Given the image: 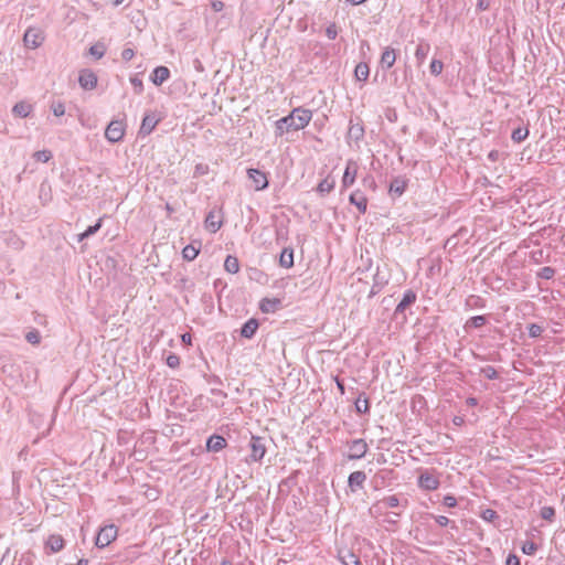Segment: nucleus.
<instances>
[{"instance_id":"16","label":"nucleus","mask_w":565,"mask_h":565,"mask_svg":"<svg viewBox=\"0 0 565 565\" xmlns=\"http://www.w3.org/2000/svg\"><path fill=\"white\" fill-rule=\"evenodd\" d=\"M396 61V54H395V50L391 49V47H386L383 53H382V56H381V66L383 68H391L394 63Z\"/></svg>"},{"instance_id":"43","label":"nucleus","mask_w":565,"mask_h":565,"mask_svg":"<svg viewBox=\"0 0 565 565\" xmlns=\"http://www.w3.org/2000/svg\"><path fill=\"white\" fill-rule=\"evenodd\" d=\"M52 111L55 116H63L65 114V107L63 103H55L52 105Z\"/></svg>"},{"instance_id":"44","label":"nucleus","mask_w":565,"mask_h":565,"mask_svg":"<svg viewBox=\"0 0 565 565\" xmlns=\"http://www.w3.org/2000/svg\"><path fill=\"white\" fill-rule=\"evenodd\" d=\"M130 83L135 87L137 94H140L142 92L143 84H142V81L139 77H137V76L131 77L130 78Z\"/></svg>"},{"instance_id":"4","label":"nucleus","mask_w":565,"mask_h":565,"mask_svg":"<svg viewBox=\"0 0 565 565\" xmlns=\"http://www.w3.org/2000/svg\"><path fill=\"white\" fill-rule=\"evenodd\" d=\"M125 135V127L122 121L113 120L109 122L105 130V137L109 142H118Z\"/></svg>"},{"instance_id":"50","label":"nucleus","mask_w":565,"mask_h":565,"mask_svg":"<svg viewBox=\"0 0 565 565\" xmlns=\"http://www.w3.org/2000/svg\"><path fill=\"white\" fill-rule=\"evenodd\" d=\"M482 518L487 521H492L493 519L497 518V512L493 511V510H490V509H487L483 514H482Z\"/></svg>"},{"instance_id":"3","label":"nucleus","mask_w":565,"mask_h":565,"mask_svg":"<svg viewBox=\"0 0 565 565\" xmlns=\"http://www.w3.org/2000/svg\"><path fill=\"white\" fill-rule=\"evenodd\" d=\"M117 537V529L115 525H106L102 527L96 536V546L103 548L109 545Z\"/></svg>"},{"instance_id":"41","label":"nucleus","mask_w":565,"mask_h":565,"mask_svg":"<svg viewBox=\"0 0 565 565\" xmlns=\"http://www.w3.org/2000/svg\"><path fill=\"white\" fill-rule=\"evenodd\" d=\"M542 332H543V328L539 324L533 323L529 327V334L532 338L540 337L542 334Z\"/></svg>"},{"instance_id":"48","label":"nucleus","mask_w":565,"mask_h":565,"mask_svg":"<svg viewBox=\"0 0 565 565\" xmlns=\"http://www.w3.org/2000/svg\"><path fill=\"white\" fill-rule=\"evenodd\" d=\"M444 504L448 508H454L457 505V500L454 495H446L444 498Z\"/></svg>"},{"instance_id":"19","label":"nucleus","mask_w":565,"mask_h":565,"mask_svg":"<svg viewBox=\"0 0 565 565\" xmlns=\"http://www.w3.org/2000/svg\"><path fill=\"white\" fill-rule=\"evenodd\" d=\"M415 300H416V294L412 290H407L404 294V297L401 300V302L397 305L396 312H403L408 306L414 303Z\"/></svg>"},{"instance_id":"36","label":"nucleus","mask_w":565,"mask_h":565,"mask_svg":"<svg viewBox=\"0 0 565 565\" xmlns=\"http://www.w3.org/2000/svg\"><path fill=\"white\" fill-rule=\"evenodd\" d=\"M541 516L542 519L552 522L555 516V510L552 507H543L541 509Z\"/></svg>"},{"instance_id":"39","label":"nucleus","mask_w":565,"mask_h":565,"mask_svg":"<svg viewBox=\"0 0 565 565\" xmlns=\"http://www.w3.org/2000/svg\"><path fill=\"white\" fill-rule=\"evenodd\" d=\"M355 409L358 413H366L369 411V401L367 398H358L355 401Z\"/></svg>"},{"instance_id":"32","label":"nucleus","mask_w":565,"mask_h":565,"mask_svg":"<svg viewBox=\"0 0 565 565\" xmlns=\"http://www.w3.org/2000/svg\"><path fill=\"white\" fill-rule=\"evenodd\" d=\"M100 227H102V218H99L95 225L89 226L85 232L79 234L78 241L82 242L83 239L94 235L96 232L99 231Z\"/></svg>"},{"instance_id":"28","label":"nucleus","mask_w":565,"mask_h":565,"mask_svg":"<svg viewBox=\"0 0 565 565\" xmlns=\"http://www.w3.org/2000/svg\"><path fill=\"white\" fill-rule=\"evenodd\" d=\"M224 268L231 274H236L239 270L238 259L228 255L224 262Z\"/></svg>"},{"instance_id":"9","label":"nucleus","mask_w":565,"mask_h":565,"mask_svg":"<svg viewBox=\"0 0 565 565\" xmlns=\"http://www.w3.org/2000/svg\"><path fill=\"white\" fill-rule=\"evenodd\" d=\"M23 41L25 46L36 49L42 44L43 36L40 30L31 28L25 31Z\"/></svg>"},{"instance_id":"26","label":"nucleus","mask_w":565,"mask_h":565,"mask_svg":"<svg viewBox=\"0 0 565 565\" xmlns=\"http://www.w3.org/2000/svg\"><path fill=\"white\" fill-rule=\"evenodd\" d=\"M369 74H370V68L366 63H359L355 66L354 75L358 81L365 82L369 77Z\"/></svg>"},{"instance_id":"14","label":"nucleus","mask_w":565,"mask_h":565,"mask_svg":"<svg viewBox=\"0 0 565 565\" xmlns=\"http://www.w3.org/2000/svg\"><path fill=\"white\" fill-rule=\"evenodd\" d=\"M45 547L50 548L52 553H57L64 547V539L58 534H52L47 537Z\"/></svg>"},{"instance_id":"30","label":"nucleus","mask_w":565,"mask_h":565,"mask_svg":"<svg viewBox=\"0 0 565 565\" xmlns=\"http://www.w3.org/2000/svg\"><path fill=\"white\" fill-rule=\"evenodd\" d=\"M334 180L333 179H324L322 180L319 184H318V192H320L321 194H327V193H330L333 189H334Z\"/></svg>"},{"instance_id":"40","label":"nucleus","mask_w":565,"mask_h":565,"mask_svg":"<svg viewBox=\"0 0 565 565\" xmlns=\"http://www.w3.org/2000/svg\"><path fill=\"white\" fill-rule=\"evenodd\" d=\"M537 550V546L533 542H525L522 546V552L526 555H533Z\"/></svg>"},{"instance_id":"59","label":"nucleus","mask_w":565,"mask_h":565,"mask_svg":"<svg viewBox=\"0 0 565 565\" xmlns=\"http://www.w3.org/2000/svg\"><path fill=\"white\" fill-rule=\"evenodd\" d=\"M398 516V513H393L392 515H388L386 521L387 522H395V519Z\"/></svg>"},{"instance_id":"34","label":"nucleus","mask_w":565,"mask_h":565,"mask_svg":"<svg viewBox=\"0 0 565 565\" xmlns=\"http://www.w3.org/2000/svg\"><path fill=\"white\" fill-rule=\"evenodd\" d=\"M25 340L31 344H39L41 341V334L38 330L33 329L25 334Z\"/></svg>"},{"instance_id":"24","label":"nucleus","mask_w":565,"mask_h":565,"mask_svg":"<svg viewBox=\"0 0 565 565\" xmlns=\"http://www.w3.org/2000/svg\"><path fill=\"white\" fill-rule=\"evenodd\" d=\"M399 504V500L396 495H390L379 501L374 508L382 510L387 508H396Z\"/></svg>"},{"instance_id":"42","label":"nucleus","mask_w":565,"mask_h":565,"mask_svg":"<svg viewBox=\"0 0 565 565\" xmlns=\"http://www.w3.org/2000/svg\"><path fill=\"white\" fill-rule=\"evenodd\" d=\"M344 565H361L360 559L352 553H349L345 558H343Z\"/></svg>"},{"instance_id":"37","label":"nucleus","mask_w":565,"mask_h":565,"mask_svg":"<svg viewBox=\"0 0 565 565\" xmlns=\"http://www.w3.org/2000/svg\"><path fill=\"white\" fill-rule=\"evenodd\" d=\"M484 323H486V318L483 316H475L468 320L467 326H470L473 328H480Z\"/></svg>"},{"instance_id":"11","label":"nucleus","mask_w":565,"mask_h":565,"mask_svg":"<svg viewBox=\"0 0 565 565\" xmlns=\"http://www.w3.org/2000/svg\"><path fill=\"white\" fill-rule=\"evenodd\" d=\"M78 82L82 88L94 89L97 85V76L94 72L84 70L79 74Z\"/></svg>"},{"instance_id":"1","label":"nucleus","mask_w":565,"mask_h":565,"mask_svg":"<svg viewBox=\"0 0 565 565\" xmlns=\"http://www.w3.org/2000/svg\"><path fill=\"white\" fill-rule=\"evenodd\" d=\"M312 111L302 107L295 108L288 116L275 122V135L281 137L290 131L303 129L310 122Z\"/></svg>"},{"instance_id":"13","label":"nucleus","mask_w":565,"mask_h":565,"mask_svg":"<svg viewBox=\"0 0 565 565\" xmlns=\"http://www.w3.org/2000/svg\"><path fill=\"white\" fill-rule=\"evenodd\" d=\"M349 200L351 204H354L358 207L360 213L366 212L367 199L360 190H356L353 193H351Z\"/></svg>"},{"instance_id":"31","label":"nucleus","mask_w":565,"mask_h":565,"mask_svg":"<svg viewBox=\"0 0 565 565\" xmlns=\"http://www.w3.org/2000/svg\"><path fill=\"white\" fill-rule=\"evenodd\" d=\"M106 53V46L102 42H97L89 47V54L96 58H102Z\"/></svg>"},{"instance_id":"60","label":"nucleus","mask_w":565,"mask_h":565,"mask_svg":"<svg viewBox=\"0 0 565 565\" xmlns=\"http://www.w3.org/2000/svg\"><path fill=\"white\" fill-rule=\"evenodd\" d=\"M467 404L470 406H475V405H477V399L473 397H470L467 399Z\"/></svg>"},{"instance_id":"20","label":"nucleus","mask_w":565,"mask_h":565,"mask_svg":"<svg viewBox=\"0 0 565 565\" xmlns=\"http://www.w3.org/2000/svg\"><path fill=\"white\" fill-rule=\"evenodd\" d=\"M280 306V300L273 298H265L260 302V310L265 313L275 312Z\"/></svg>"},{"instance_id":"52","label":"nucleus","mask_w":565,"mask_h":565,"mask_svg":"<svg viewBox=\"0 0 565 565\" xmlns=\"http://www.w3.org/2000/svg\"><path fill=\"white\" fill-rule=\"evenodd\" d=\"M435 520L440 526H447L450 523V520L445 515L435 516Z\"/></svg>"},{"instance_id":"64","label":"nucleus","mask_w":565,"mask_h":565,"mask_svg":"<svg viewBox=\"0 0 565 565\" xmlns=\"http://www.w3.org/2000/svg\"><path fill=\"white\" fill-rule=\"evenodd\" d=\"M88 564V561L85 559V558H81L78 562H77V565H87Z\"/></svg>"},{"instance_id":"17","label":"nucleus","mask_w":565,"mask_h":565,"mask_svg":"<svg viewBox=\"0 0 565 565\" xmlns=\"http://www.w3.org/2000/svg\"><path fill=\"white\" fill-rule=\"evenodd\" d=\"M226 446V440L222 436L214 435L207 439L206 447L210 451H220Z\"/></svg>"},{"instance_id":"56","label":"nucleus","mask_w":565,"mask_h":565,"mask_svg":"<svg viewBox=\"0 0 565 565\" xmlns=\"http://www.w3.org/2000/svg\"><path fill=\"white\" fill-rule=\"evenodd\" d=\"M363 184L366 185V186H370V188H374L375 186V182H374L372 177H365L363 179Z\"/></svg>"},{"instance_id":"61","label":"nucleus","mask_w":565,"mask_h":565,"mask_svg":"<svg viewBox=\"0 0 565 565\" xmlns=\"http://www.w3.org/2000/svg\"><path fill=\"white\" fill-rule=\"evenodd\" d=\"M337 385H338V388H339L340 393L344 394V385L342 384V382L337 381Z\"/></svg>"},{"instance_id":"5","label":"nucleus","mask_w":565,"mask_h":565,"mask_svg":"<svg viewBox=\"0 0 565 565\" xmlns=\"http://www.w3.org/2000/svg\"><path fill=\"white\" fill-rule=\"evenodd\" d=\"M359 171V166L354 160H348L347 167L342 177V189H348L355 182Z\"/></svg>"},{"instance_id":"21","label":"nucleus","mask_w":565,"mask_h":565,"mask_svg":"<svg viewBox=\"0 0 565 565\" xmlns=\"http://www.w3.org/2000/svg\"><path fill=\"white\" fill-rule=\"evenodd\" d=\"M258 328V322L255 319H249L247 322L244 323L241 334L244 338L250 339L256 330Z\"/></svg>"},{"instance_id":"35","label":"nucleus","mask_w":565,"mask_h":565,"mask_svg":"<svg viewBox=\"0 0 565 565\" xmlns=\"http://www.w3.org/2000/svg\"><path fill=\"white\" fill-rule=\"evenodd\" d=\"M34 159L40 162H47L52 158V152L49 150H40L34 152Z\"/></svg>"},{"instance_id":"15","label":"nucleus","mask_w":565,"mask_h":565,"mask_svg":"<svg viewBox=\"0 0 565 565\" xmlns=\"http://www.w3.org/2000/svg\"><path fill=\"white\" fill-rule=\"evenodd\" d=\"M366 480V475L363 471H354L349 476V487L352 491H355L358 488H362L363 483Z\"/></svg>"},{"instance_id":"62","label":"nucleus","mask_w":565,"mask_h":565,"mask_svg":"<svg viewBox=\"0 0 565 565\" xmlns=\"http://www.w3.org/2000/svg\"><path fill=\"white\" fill-rule=\"evenodd\" d=\"M349 3L353 4V6H358L362 2H364L365 0H347Z\"/></svg>"},{"instance_id":"10","label":"nucleus","mask_w":565,"mask_h":565,"mask_svg":"<svg viewBox=\"0 0 565 565\" xmlns=\"http://www.w3.org/2000/svg\"><path fill=\"white\" fill-rule=\"evenodd\" d=\"M367 451V444L364 439H355L350 444L349 459H361Z\"/></svg>"},{"instance_id":"58","label":"nucleus","mask_w":565,"mask_h":565,"mask_svg":"<svg viewBox=\"0 0 565 565\" xmlns=\"http://www.w3.org/2000/svg\"><path fill=\"white\" fill-rule=\"evenodd\" d=\"M182 341H183L184 343L190 344V343H191V335H190L189 333H184V334L182 335Z\"/></svg>"},{"instance_id":"57","label":"nucleus","mask_w":565,"mask_h":565,"mask_svg":"<svg viewBox=\"0 0 565 565\" xmlns=\"http://www.w3.org/2000/svg\"><path fill=\"white\" fill-rule=\"evenodd\" d=\"M488 7H489V4H488V2H486L484 0H479V1H478V8H479L480 10H487V9H488Z\"/></svg>"},{"instance_id":"23","label":"nucleus","mask_w":565,"mask_h":565,"mask_svg":"<svg viewBox=\"0 0 565 565\" xmlns=\"http://www.w3.org/2000/svg\"><path fill=\"white\" fill-rule=\"evenodd\" d=\"M429 51H430V45L428 43H419L417 45V49L415 51V58H416L418 65H422L425 62Z\"/></svg>"},{"instance_id":"7","label":"nucleus","mask_w":565,"mask_h":565,"mask_svg":"<svg viewBox=\"0 0 565 565\" xmlns=\"http://www.w3.org/2000/svg\"><path fill=\"white\" fill-rule=\"evenodd\" d=\"M248 178L252 180L254 189L256 191L264 190L268 185L267 177L264 172L257 169L247 170Z\"/></svg>"},{"instance_id":"54","label":"nucleus","mask_w":565,"mask_h":565,"mask_svg":"<svg viewBox=\"0 0 565 565\" xmlns=\"http://www.w3.org/2000/svg\"><path fill=\"white\" fill-rule=\"evenodd\" d=\"M507 565H520V559L515 555H509L507 558Z\"/></svg>"},{"instance_id":"6","label":"nucleus","mask_w":565,"mask_h":565,"mask_svg":"<svg viewBox=\"0 0 565 565\" xmlns=\"http://www.w3.org/2000/svg\"><path fill=\"white\" fill-rule=\"evenodd\" d=\"M223 224L222 212L212 210L209 212L205 218V227L211 233H216Z\"/></svg>"},{"instance_id":"27","label":"nucleus","mask_w":565,"mask_h":565,"mask_svg":"<svg viewBox=\"0 0 565 565\" xmlns=\"http://www.w3.org/2000/svg\"><path fill=\"white\" fill-rule=\"evenodd\" d=\"M406 189V182L403 179H394L390 185V192L395 195H402Z\"/></svg>"},{"instance_id":"33","label":"nucleus","mask_w":565,"mask_h":565,"mask_svg":"<svg viewBox=\"0 0 565 565\" xmlns=\"http://www.w3.org/2000/svg\"><path fill=\"white\" fill-rule=\"evenodd\" d=\"M527 135H529V130L527 129L516 128L512 132V139L515 142H521V141H523L527 137Z\"/></svg>"},{"instance_id":"29","label":"nucleus","mask_w":565,"mask_h":565,"mask_svg":"<svg viewBox=\"0 0 565 565\" xmlns=\"http://www.w3.org/2000/svg\"><path fill=\"white\" fill-rule=\"evenodd\" d=\"M200 252V246L196 247L192 244L186 245L182 250V256L186 260H193L196 258L198 254Z\"/></svg>"},{"instance_id":"51","label":"nucleus","mask_w":565,"mask_h":565,"mask_svg":"<svg viewBox=\"0 0 565 565\" xmlns=\"http://www.w3.org/2000/svg\"><path fill=\"white\" fill-rule=\"evenodd\" d=\"M211 7L213 11L220 12L224 9V3L221 0H212Z\"/></svg>"},{"instance_id":"46","label":"nucleus","mask_w":565,"mask_h":565,"mask_svg":"<svg viewBox=\"0 0 565 565\" xmlns=\"http://www.w3.org/2000/svg\"><path fill=\"white\" fill-rule=\"evenodd\" d=\"M180 363V359L178 355L175 354H170L168 358H167V364L170 366V367H177Z\"/></svg>"},{"instance_id":"45","label":"nucleus","mask_w":565,"mask_h":565,"mask_svg":"<svg viewBox=\"0 0 565 565\" xmlns=\"http://www.w3.org/2000/svg\"><path fill=\"white\" fill-rule=\"evenodd\" d=\"M326 35L328 36V39L330 40H334L338 35V29H337V25L335 24H330L327 29H326Z\"/></svg>"},{"instance_id":"2","label":"nucleus","mask_w":565,"mask_h":565,"mask_svg":"<svg viewBox=\"0 0 565 565\" xmlns=\"http://www.w3.org/2000/svg\"><path fill=\"white\" fill-rule=\"evenodd\" d=\"M248 447L250 449V455L246 459L247 462H257L260 461L266 454V440L263 437L252 436Z\"/></svg>"},{"instance_id":"49","label":"nucleus","mask_w":565,"mask_h":565,"mask_svg":"<svg viewBox=\"0 0 565 565\" xmlns=\"http://www.w3.org/2000/svg\"><path fill=\"white\" fill-rule=\"evenodd\" d=\"M135 56V52L132 49H125L122 52H121V57L122 60L125 61H130L132 57Z\"/></svg>"},{"instance_id":"18","label":"nucleus","mask_w":565,"mask_h":565,"mask_svg":"<svg viewBox=\"0 0 565 565\" xmlns=\"http://www.w3.org/2000/svg\"><path fill=\"white\" fill-rule=\"evenodd\" d=\"M32 111V106L31 104L29 103H25V102H20V103H17L13 108H12V113L18 116V117H21V118H25L30 115V113Z\"/></svg>"},{"instance_id":"63","label":"nucleus","mask_w":565,"mask_h":565,"mask_svg":"<svg viewBox=\"0 0 565 565\" xmlns=\"http://www.w3.org/2000/svg\"><path fill=\"white\" fill-rule=\"evenodd\" d=\"M111 3L115 6V7H118L120 6L121 3H124L125 0H110Z\"/></svg>"},{"instance_id":"8","label":"nucleus","mask_w":565,"mask_h":565,"mask_svg":"<svg viewBox=\"0 0 565 565\" xmlns=\"http://www.w3.org/2000/svg\"><path fill=\"white\" fill-rule=\"evenodd\" d=\"M418 484L424 490H436L439 487V479L431 472H422L418 478Z\"/></svg>"},{"instance_id":"22","label":"nucleus","mask_w":565,"mask_h":565,"mask_svg":"<svg viewBox=\"0 0 565 565\" xmlns=\"http://www.w3.org/2000/svg\"><path fill=\"white\" fill-rule=\"evenodd\" d=\"M157 124L158 120L154 118V116L146 115L142 119L140 131L142 134L149 135L154 129Z\"/></svg>"},{"instance_id":"38","label":"nucleus","mask_w":565,"mask_h":565,"mask_svg":"<svg viewBox=\"0 0 565 565\" xmlns=\"http://www.w3.org/2000/svg\"><path fill=\"white\" fill-rule=\"evenodd\" d=\"M429 68H430V73L433 75L437 76L443 72L444 64L439 60H433Z\"/></svg>"},{"instance_id":"47","label":"nucleus","mask_w":565,"mask_h":565,"mask_svg":"<svg viewBox=\"0 0 565 565\" xmlns=\"http://www.w3.org/2000/svg\"><path fill=\"white\" fill-rule=\"evenodd\" d=\"M483 373L486 374V376L490 380H493V379H497L498 377V372L495 371L494 367L492 366H487L486 369H483Z\"/></svg>"},{"instance_id":"12","label":"nucleus","mask_w":565,"mask_h":565,"mask_svg":"<svg viewBox=\"0 0 565 565\" xmlns=\"http://www.w3.org/2000/svg\"><path fill=\"white\" fill-rule=\"evenodd\" d=\"M170 77V71L166 66H158L153 70L151 74V82L156 86L162 85Z\"/></svg>"},{"instance_id":"55","label":"nucleus","mask_w":565,"mask_h":565,"mask_svg":"<svg viewBox=\"0 0 565 565\" xmlns=\"http://www.w3.org/2000/svg\"><path fill=\"white\" fill-rule=\"evenodd\" d=\"M542 274H543L544 278L548 279V278H551L553 276L554 270L551 267H544L542 269Z\"/></svg>"},{"instance_id":"25","label":"nucleus","mask_w":565,"mask_h":565,"mask_svg":"<svg viewBox=\"0 0 565 565\" xmlns=\"http://www.w3.org/2000/svg\"><path fill=\"white\" fill-rule=\"evenodd\" d=\"M279 264L281 267L290 268L294 265V252L292 249L285 248L279 257Z\"/></svg>"},{"instance_id":"53","label":"nucleus","mask_w":565,"mask_h":565,"mask_svg":"<svg viewBox=\"0 0 565 565\" xmlns=\"http://www.w3.org/2000/svg\"><path fill=\"white\" fill-rule=\"evenodd\" d=\"M32 565V555L31 554H24L22 555L19 565Z\"/></svg>"}]
</instances>
